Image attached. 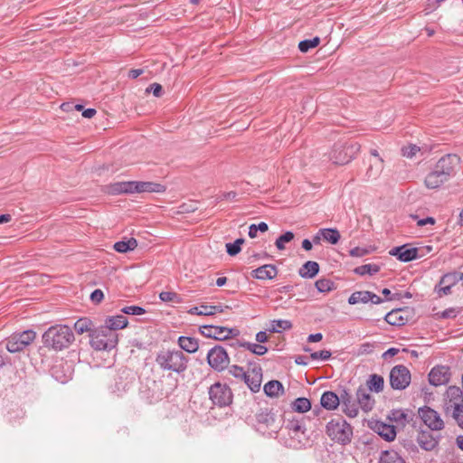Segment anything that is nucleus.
Here are the masks:
<instances>
[{
    "label": "nucleus",
    "instance_id": "0e129e2a",
    "mask_svg": "<svg viewBox=\"0 0 463 463\" xmlns=\"http://www.w3.org/2000/svg\"><path fill=\"white\" fill-rule=\"evenodd\" d=\"M225 246H226V251L230 256H235L241 250V249L240 247H238L237 245H235L233 242L226 243Z\"/></svg>",
    "mask_w": 463,
    "mask_h": 463
},
{
    "label": "nucleus",
    "instance_id": "473e14b6",
    "mask_svg": "<svg viewBox=\"0 0 463 463\" xmlns=\"http://www.w3.org/2000/svg\"><path fill=\"white\" fill-rule=\"evenodd\" d=\"M74 330L79 335H82L84 333H89L90 336V333H92L96 328H94L93 322L89 317H80L74 323Z\"/></svg>",
    "mask_w": 463,
    "mask_h": 463
},
{
    "label": "nucleus",
    "instance_id": "dca6fc26",
    "mask_svg": "<svg viewBox=\"0 0 463 463\" xmlns=\"http://www.w3.org/2000/svg\"><path fill=\"white\" fill-rule=\"evenodd\" d=\"M339 398L343 412L350 418L356 417L359 412L358 404L353 399L352 394L346 389H343L340 392Z\"/></svg>",
    "mask_w": 463,
    "mask_h": 463
},
{
    "label": "nucleus",
    "instance_id": "72a5a7b5",
    "mask_svg": "<svg viewBox=\"0 0 463 463\" xmlns=\"http://www.w3.org/2000/svg\"><path fill=\"white\" fill-rule=\"evenodd\" d=\"M384 380L383 377L379 374H371L366 381V385L364 387L367 388L370 392H381L383 390Z\"/></svg>",
    "mask_w": 463,
    "mask_h": 463
},
{
    "label": "nucleus",
    "instance_id": "a18cd8bd",
    "mask_svg": "<svg viewBox=\"0 0 463 463\" xmlns=\"http://www.w3.org/2000/svg\"><path fill=\"white\" fill-rule=\"evenodd\" d=\"M379 270H380V267L377 264L369 263V264H364V265L356 267L354 269V272L357 275L364 276V275H374V274L378 273Z\"/></svg>",
    "mask_w": 463,
    "mask_h": 463
},
{
    "label": "nucleus",
    "instance_id": "c9c22d12",
    "mask_svg": "<svg viewBox=\"0 0 463 463\" xmlns=\"http://www.w3.org/2000/svg\"><path fill=\"white\" fill-rule=\"evenodd\" d=\"M445 182L447 181L443 180V175H439L434 168L425 178L426 186L431 189L439 187Z\"/></svg>",
    "mask_w": 463,
    "mask_h": 463
},
{
    "label": "nucleus",
    "instance_id": "f704fd0d",
    "mask_svg": "<svg viewBox=\"0 0 463 463\" xmlns=\"http://www.w3.org/2000/svg\"><path fill=\"white\" fill-rule=\"evenodd\" d=\"M264 392L269 397H278L282 394L284 388L282 383L277 380H271L268 382L263 387Z\"/></svg>",
    "mask_w": 463,
    "mask_h": 463
},
{
    "label": "nucleus",
    "instance_id": "c85d7f7f",
    "mask_svg": "<svg viewBox=\"0 0 463 463\" xmlns=\"http://www.w3.org/2000/svg\"><path fill=\"white\" fill-rule=\"evenodd\" d=\"M319 272V264L317 261L308 260L305 262L298 270V274L303 279H313Z\"/></svg>",
    "mask_w": 463,
    "mask_h": 463
},
{
    "label": "nucleus",
    "instance_id": "c756f323",
    "mask_svg": "<svg viewBox=\"0 0 463 463\" xmlns=\"http://www.w3.org/2000/svg\"><path fill=\"white\" fill-rule=\"evenodd\" d=\"M128 326V319L123 315L108 317L105 320V327L117 332L118 329H123Z\"/></svg>",
    "mask_w": 463,
    "mask_h": 463
},
{
    "label": "nucleus",
    "instance_id": "58836bf2",
    "mask_svg": "<svg viewBox=\"0 0 463 463\" xmlns=\"http://www.w3.org/2000/svg\"><path fill=\"white\" fill-rule=\"evenodd\" d=\"M292 328V323L286 319H274L270 322L269 331L271 333H280L282 330H289Z\"/></svg>",
    "mask_w": 463,
    "mask_h": 463
},
{
    "label": "nucleus",
    "instance_id": "c03bdc74",
    "mask_svg": "<svg viewBox=\"0 0 463 463\" xmlns=\"http://www.w3.org/2000/svg\"><path fill=\"white\" fill-rule=\"evenodd\" d=\"M389 419L390 420L402 426H405V424L409 421L408 413L402 409L392 410L389 415Z\"/></svg>",
    "mask_w": 463,
    "mask_h": 463
},
{
    "label": "nucleus",
    "instance_id": "052dcab7",
    "mask_svg": "<svg viewBox=\"0 0 463 463\" xmlns=\"http://www.w3.org/2000/svg\"><path fill=\"white\" fill-rule=\"evenodd\" d=\"M420 150L416 145H411L402 148V155L408 158H411Z\"/></svg>",
    "mask_w": 463,
    "mask_h": 463
},
{
    "label": "nucleus",
    "instance_id": "7c9ffc66",
    "mask_svg": "<svg viewBox=\"0 0 463 463\" xmlns=\"http://www.w3.org/2000/svg\"><path fill=\"white\" fill-rule=\"evenodd\" d=\"M177 342L180 348L189 354L195 353L199 348L198 340L194 337L182 335L179 336Z\"/></svg>",
    "mask_w": 463,
    "mask_h": 463
},
{
    "label": "nucleus",
    "instance_id": "ea45409f",
    "mask_svg": "<svg viewBox=\"0 0 463 463\" xmlns=\"http://www.w3.org/2000/svg\"><path fill=\"white\" fill-rule=\"evenodd\" d=\"M383 169V158H378L373 163H371L370 166L366 171L368 179H376Z\"/></svg>",
    "mask_w": 463,
    "mask_h": 463
},
{
    "label": "nucleus",
    "instance_id": "4c0bfd02",
    "mask_svg": "<svg viewBox=\"0 0 463 463\" xmlns=\"http://www.w3.org/2000/svg\"><path fill=\"white\" fill-rule=\"evenodd\" d=\"M380 463H405V461L395 450H385L381 454Z\"/></svg>",
    "mask_w": 463,
    "mask_h": 463
},
{
    "label": "nucleus",
    "instance_id": "79ce46f5",
    "mask_svg": "<svg viewBox=\"0 0 463 463\" xmlns=\"http://www.w3.org/2000/svg\"><path fill=\"white\" fill-rule=\"evenodd\" d=\"M291 407L294 411L304 413L311 409V402L307 398L300 397L292 402Z\"/></svg>",
    "mask_w": 463,
    "mask_h": 463
},
{
    "label": "nucleus",
    "instance_id": "49530a36",
    "mask_svg": "<svg viewBox=\"0 0 463 463\" xmlns=\"http://www.w3.org/2000/svg\"><path fill=\"white\" fill-rule=\"evenodd\" d=\"M315 287L321 293H327L336 288L334 281L325 278L317 279Z\"/></svg>",
    "mask_w": 463,
    "mask_h": 463
},
{
    "label": "nucleus",
    "instance_id": "20e7f679",
    "mask_svg": "<svg viewBox=\"0 0 463 463\" xmlns=\"http://www.w3.org/2000/svg\"><path fill=\"white\" fill-rule=\"evenodd\" d=\"M326 433L333 441L347 445L352 441L353 428L345 419L336 417L327 422Z\"/></svg>",
    "mask_w": 463,
    "mask_h": 463
},
{
    "label": "nucleus",
    "instance_id": "864d4df0",
    "mask_svg": "<svg viewBox=\"0 0 463 463\" xmlns=\"http://www.w3.org/2000/svg\"><path fill=\"white\" fill-rule=\"evenodd\" d=\"M269 229L268 224L264 222H260L258 225L251 224L249 227V236L250 238H255L257 236V232L260 231L262 232H267Z\"/></svg>",
    "mask_w": 463,
    "mask_h": 463
},
{
    "label": "nucleus",
    "instance_id": "f8f14e48",
    "mask_svg": "<svg viewBox=\"0 0 463 463\" xmlns=\"http://www.w3.org/2000/svg\"><path fill=\"white\" fill-rule=\"evenodd\" d=\"M460 163V157L456 154H448L442 156L435 165L434 169L448 181L455 172L456 166Z\"/></svg>",
    "mask_w": 463,
    "mask_h": 463
},
{
    "label": "nucleus",
    "instance_id": "e433bc0d",
    "mask_svg": "<svg viewBox=\"0 0 463 463\" xmlns=\"http://www.w3.org/2000/svg\"><path fill=\"white\" fill-rule=\"evenodd\" d=\"M137 240L134 238H130L127 241H117L114 244L113 248L118 252L126 253L129 250H135L137 248Z\"/></svg>",
    "mask_w": 463,
    "mask_h": 463
},
{
    "label": "nucleus",
    "instance_id": "412c9836",
    "mask_svg": "<svg viewBox=\"0 0 463 463\" xmlns=\"http://www.w3.org/2000/svg\"><path fill=\"white\" fill-rule=\"evenodd\" d=\"M250 275L256 279H273L278 275V269L273 264H265L253 269Z\"/></svg>",
    "mask_w": 463,
    "mask_h": 463
},
{
    "label": "nucleus",
    "instance_id": "5701e85b",
    "mask_svg": "<svg viewBox=\"0 0 463 463\" xmlns=\"http://www.w3.org/2000/svg\"><path fill=\"white\" fill-rule=\"evenodd\" d=\"M261 379L262 373L260 366L252 369V374L245 373V378H242L243 382L253 392L260 391Z\"/></svg>",
    "mask_w": 463,
    "mask_h": 463
},
{
    "label": "nucleus",
    "instance_id": "e2e57ef3",
    "mask_svg": "<svg viewBox=\"0 0 463 463\" xmlns=\"http://www.w3.org/2000/svg\"><path fill=\"white\" fill-rule=\"evenodd\" d=\"M104 298V294H103V291L101 289H95L91 294H90V300L93 302V303H100Z\"/></svg>",
    "mask_w": 463,
    "mask_h": 463
},
{
    "label": "nucleus",
    "instance_id": "a211bd4d",
    "mask_svg": "<svg viewBox=\"0 0 463 463\" xmlns=\"http://www.w3.org/2000/svg\"><path fill=\"white\" fill-rule=\"evenodd\" d=\"M356 403L364 411H370L374 406V399L370 394V391L364 385H360L356 390Z\"/></svg>",
    "mask_w": 463,
    "mask_h": 463
},
{
    "label": "nucleus",
    "instance_id": "6e6d98bb",
    "mask_svg": "<svg viewBox=\"0 0 463 463\" xmlns=\"http://www.w3.org/2000/svg\"><path fill=\"white\" fill-rule=\"evenodd\" d=\"M229 373L235 378L242 380V378H245V371L242 367L238 365H232L229 368Z\"/></svg>",
    "mask_w": 463,
    "mask_h": 463
},
{
    "label": "nucleus",
    "instance_id": "09e8293b",
    "mask_svg": "<svg viewBox=\"0 0 463 463\" xmlns=\"http://www.w3.org/2000/svg\"><path fill=\"white\" fill-rule=\"evenodd\" d=\"M320 43V38L316 36L313 39H306L298 43V49L301 52H307L316 48Z\"/></svg>",
    "mask_w": 463,
    "mask_h": 463
},
{
    "label": "nucleus",
    "instance_id": "680f3d73",
    "mask_svg": "<svg viewBox=\"0 0 463 463\" xmlns=\"http://www.w3.org/2000/svg\"><path fill=\"white\" fill-rule=\"evenodd\" d=\"M196 210L194 204H180L178 209L174 212V214H184L187 213H193Z\"/></svg>",
    "mask_w": 463,
    "mask_h": 463
},
{
    "label": "nucleus",
    "instance_id": "f3484780",
    "mask_svg": "<svg viewBox=\"0 0 463 463\" xmlns=\"http://www.w3.org/2000/svg\"><path fill=\"white\" fill-rule=\"evenodd\" d=\"M456 404H463V392L459 387L449 386L446 392L444 405L445 413L449 414L450 409L455 408Z\"/></svg>",
    "mask_w": 463,
    "mask_h": 463
},
{
    "label": "nucleus",
    "instance_id": "1a4fd4ad",
    "mask_svg": "<svg viewBox=\"0 0 463 463\" xmlns=\"http://www.w3.org/2000/svg\"><path fill=\"white\" fill-rule=\"evenodd\" d=\"M209 397L213 404L224 407L232 403V393L231 389L221 383H215L209 388Z\"/></svg>",
    "mask_w": 463,
    "mask_h": 463
},
{
    "label": "nucleus",
    "instance_id": "f257e3e1",
    "mask_svg": "<svg viewBox=\"0 0 463 463\" xmlns=\"http://www.w3.org/2000/svg\"><path fill=\"white\" fill-rule=\"evenodd\" d=\"M74 340L72 329L69 326L61 324L50 326L42 335L43 345L56 352L69 348Z\"/></svg>",
    "mask_w": 463,
    "mask_h": 463
},
{
    "label": "nucleus",
    "instance_id": "bb28decb",
    "mask_svg": "<svg viewBox=\"0 0 463 463\" xmlns=\"http://www.w3.org/2000/svg\"><path fill=\"white\" fill-rule=\"evenodd\" d=\"M417 440L420 447L427 451L433 450L439 444L438 439L428 431L420 433Z\"/></svg>",
    "mask_w": 463,
    "mask_h": 463
},
{
    "label": "nucleus",
    "instance_id": "f03ea898",
    "mask_svg": "<svg viewBox=\"0 0 463 463\" xmlns=\"http://www.w3.org/2000/svg\"><path fill=\"white\" fill-rule=\"evenodd\" d=\"M166 190L165 186L155 182L143 181H123L116 182L106 185L105 192L111 195H118L124 194H143L156 193L163 194Z\"/></svg>",
    "mask_w": 463,
    "mask_h": 463
},
{
    "label": "nucleus",
    "instance_id": "6e6552de",
    "mask_svg": "<svg viewBox=\"0 0 463 463\" xmlns=\"http://www.w3.org/2000/svg\"><path fill=\"white\" fill-rule=\"evenodd\" d=\"M36 338V333L32 330L15 332L5 339V347L10 353L24 351Z\"/></svg>",
    "mask_w": 463,
    "mask_h": 463
},
{
    "label": "nucleus",
    "instance_id": "de8ad7c7",
    "mask_svg": "<svg viewBox=\"0 0 463 463\" xmlns=\"http://www.w3.org/2000/svg\"><path fill=\"white\" fill-rule=\"evenodd\" d=\"M257 421L267 428L274 429L275 415L269 411H261L257 415Z\"/></svg>",
    "mask_w": 463,
    "mask_h": 463
},
{
    "label": "nucleus",
    "instance_id": "39448f33",
    "mask_svg": "<svg viewBox=\"0 0 463 463\" xmlns=\"http://www.w3.org/2000/svg\"><path fill=\"white\" fill-rule=\"evenodd\" d=\"M118 333L105 326L96 328L90 333V344L98 351H110L118 345Z\"/></svg>",
    "mask_w": 463,
    "mask_h": 463
},
{
    "label": "nucleus",
    "instance_id": "2f4dec72",
    "mask_svg": "<svg viewBox=\"0 0 463 463\" xmlns=\"http://www.w3.org/2000/svg\"><path fill=\"white\" fill-rule=\"evenodd\" d=\"M232 346L238 345V346L243 347L257 355H263L268 352V348L262 345L241 341V340H236V342L232 343Z\"/></svg>",
    "mask_w": 463,
    "mask_h": 463
},
{
    "label": "nucleus",
    "instance_id": "0eeeda50",
    "mask_svg": "<svg viewBox=\"0 0 463 463\" xmlns=\"http://www.w3.org/2000/svg\"><path fill=\"white\" fill-rule=\"evenodd\" d=\"M307 419L304 416L288 419L285 424V430L288 431V436L293 439V442L296 440L297 444H290V446L297 447L306 445L307 441V426H306Z\"/></svg>",
    "mask_w": 463,
    "mask_h": 463
},
{
    "label": "nucleus",
    "instance_id": "393cba45",
    "mask_svg": "<svg viewBox=\"0 0 463 463\" xmlns=\"http://www.w3.org/2000/svg\"><path fill=\"white\" fill-rule=\"evenodd\" d=\"M223 307L221 305L212 306V305H201L199 307H193L188 310V313L191 315H198V316H213L217 313H222Z\"/></svg>",
    "mask_w": 463,
    "mask_h": 463
},
{
    "label": "nucleus",
    "instance_id": "9b49d317",
    "mask_svg": "<svg viewBox=\"0 0 463 463\" xmlns=\"http://www.w3.org/2000/svg\"><path fill=\"white\" fill-rule=\"evenodd\" d=\"M411 373L409 369L402 365H395L390 372V384L394 390H404L411 383Z\"/></svg>",
    "mask_w": 463,
    "mask_h": 463
},
{
    "label": "nucleus",
    "instance_id": "b1692460",
    "mask_svg": "<svg viewBox=\"0 0 463 463\" xmlns=\"http://www.w3.org/2000/svg\"><path fill=\"white\" fill-rule=\"evenodd\" d=\"M199 330L200 333L207 338L225 340L224 333L226 332V326L205 325L202 326Z\"/></svg>",
    "mask_w": 463,
    "mask_h": 463
},
{
    "label": "nucleus",
    "instance_id": "6ab92c4d",
    "mask_svg": "<svg viewBox=\"0 0 463 463\" xmlns=\"http://www.w3.org/2000/svg\"><path fill=\"white\" fill-rule=\"evenodd\" d=\"M368 302H372L373 304H381L383 302V300L376 294L367 290L355 291L348 298V303L350 305H355L358 303L365 304Z\"/></svg>",
    "mask_w": 463,
    "mask_h": 463
},
{
    "label": "nucleus",
    "instance_id": "4d7b16f0",
    "mask_svg": "<svg viewBox=\"0 0 463 463\" xmlns=\"http://www.w3.org/2000/svg\"><path fill=\"white\" fill-rule=\"evenodd\" d=\"M331 352L328 350H321L311 353L310 357L313 360H328L331 357Z\"/></svg>",
    "mask_w": 463,
    "mask_h": 463
},
{
    "label": "nucleus",
    "instance_id": "7ed1b4c3",
    "mask_svg": "<svg viewBox=\"0 0 463 463\" xmlns=\"http://www.w3.org/2000/svg\"><path fill=\"white\" fill-rule=\"evenodd\" d=\"M189 358L180 350H162L156 356V363L163 371L183 373L188 367Z\"/></svg>",
    "mask_w": 463,
    "mask_h": 463
},
{
    "label": "nucleus",
    "instance_id": "37998d69",
    "mask_svg": "<svg viewBox=\"0 0 463 463\" xmlns=\"http://www.w3.org/2000/svg\"><path fill=\"white\" fill-rule=\"evenodd\" d=\"M319 233L322 235L323 239L331 244H336L340 240V233L336 229H321L319 230Z\"/></svg>",
    "mask_w": 463,
    "mask_h": 463
},
{
    "label": "nucleus",
    "instance_id": "338daca9",
    "mask_svg": "<svg viewBox=\"0 0 463 463\" xmlns=\"http://www.w3.org/2000/svg\"><path fill=\"white\" fill-rule=\"evenodd\" d=\"M368 253L367 250L360 247H354L349 251L352 257H363Z\"/></svg>",
    "mask_w": 463,
    "mask_h": 463
},
{
    "label": "nucleus",
    "instance_id": "a19ab883",
    "mask_svg": "<svg viewBox=\"0 0 463 463\" xmlns=\"http://www.w3.org/2000/svg\"><path fill=\"white\" fill-rule=\"evenodd\" d=\"M463 279V273L462 272H449L447 274H444L440 280H439V286L442 284H448L449 286H455L458 281Z\"/></svg>",
    "mask_w": 463,
    "mask_h": 463
},
{
    "label": "nucleus",
    "instance_id": "603ef678",
    "mask_svg": "<svg viewBox=\"0 0 463 463\" xmlns=\"http://www.w3.org/2000/svg\"><path fill=\"white\" fill-rule=\"evenodd\" d=\"M159 298L163 302H175V303H181L182 302L181 297L177 293L172 292V291H163V292H161L159 294Z\"/></svg>",
    "mask_w": 463,
    "mask_h": 463
},
{
    "label": "nucleus",
    "instance_id": "423d86ee",
    "mask_svg": "<svg viewBox=\"0 0 463 463\" xmlns=\"http://www.w3.org/2000/svg\"><path fill=\"white\" fill-rule=\"evenodd\" d=\"M360 147L357 142L336 143L329 155V158L335 165H345L358 154Z\"/></svg>",
    "mask_w": 463,
    "mask_h": 463
},
{
    "label": "nucleus",
    "instance_id": "69168bd1",
    "mask_svg": "<svg viewBox=\"0 0 463 463\" xmlns=\"http://www.w3.org/2000/svg\"><path fill=\"white\" fill-rule=\"evenodd\" d=\"M458 311L456 308L449 307L442 311L441 317L442 318H454L458 316Z\"/></svg>",
    "mask_w": 463,
    "mask_h": 463
},
{
    "label": "nucleus",
    "instance_id": "5fc2aeb1",
    "mask_svg": "<svg viewBox=\"0 0 463 463\" xmlns=\"http://www.w3.org/2000/svg\"><path fill=\"white\" fill-rule=\"evenodd\" d=\"M121 311L124 313V314H128V315H135V316H138V315H143L146 313V310L142 307H139V306H128V307H125L121 309Z\"/></svg>",
    "mask_w": 463,
    "mask_h": 463
},
{
    "label": "nucleus",
    "instance_id": "ddd939ff",
    "mask_svg": "<svg viewBox=\"0 0 463 463\" xmlns=\"http://www.w3.org/2000/svg\"><path fill=\"white\" fill-rule=\"evenodd\" d=\"M460 163V157L456 154H448L442 156L435 165L434 169L448 181L455 172L456 166Z\"/></svg>",
    "mask_w": 463,
    "mask_h": 463
},
{
    "label": "nucleus",
    "instance_id": "2eb2a0df",
    "mask_svg": "<svg viewBox=\"0 0 463 463\" xmlns=\"http://www.w3.org/2000/svg\"><path fill=\"white\" fill-rule=\"evenodd\" d=\"M450 379V369L449 366L438 365L433 367L429 373V382L433 386L447 384Z\"/></svg>",
    "mask_w": 463,
    "mask_h": 463
},
{
    "label": "nucleus",
    "instance_id": "cd10ccee",
    "mask_svg": "<svg viewBox=\"0 0 463 463\" xmlns=\"http://www.w3.org/2000/svg\"><path fill=\"white\" fill-rule=\"evenodd\" d=\"M402 311V308L392 309L384 316V320L392 326H403L408 322V317L401 314Z\"/></svg>",
    "mask_w": 463,
    "mask_h": 463
},
{
    "label": "nucleus",
    "instance_id": "774afa93",
    "mask_svg": "<svg viewBox=\"0 0 463 463\" xmlns=\"http://www.w3.org/2000/svg\"><path fill=\"white\" fill-rule=\"evenodd\" d=\"M373 350V345L371 343H364L359 347V354H371Z\"/></svg>",
    "mask_w": 463,
    "mask_h": 463
},
{
    "label": "nucleus",
    "instance_id": "4468645a",
    "mask_svg": "<svg viewBox=\"0 0 463 463\" xmlns=\"http://www.w3.org/2000/svg\"><path fill=\"white\" fill-rule=\"evenodd\" d=\"M419 415L422 421L432 430H441L444 421L438 411L430 407L424 406L419 410Z\"/></svg>",
    "mask_w": 463,
    "mask_h": 463
},
{
    "label": "nucleus",
    "instance_id": "bf43d9fd",
    "mask_svg": "<svg viewBox=\"0 0 463 463\" xmlns=\"http://www.w3.org/2000/svg\"><path fill=\"white\" fill-rule=\"evenodd\" d=\"M146 92H152L155 97H161L163 93V88L159 83H152L146 89Z\"/></svg>",
    "mask_w": 463,
    "mask_h": 463
},
{
    "label": "nucleus",
    "instance_id": "aec40b11",
    "mask_svg": "<svg viewBox=\"0 0 463 463\" xmlns=\"http://www.w3.org/2000/svg\"><path fill=\"white\" fill-rule=\"evenodd\" d=\"M389 253L402 262H409L418 258V249L408 248L407 245L392 248Z\"/></svg>",
    "mask_w": 463,
    "mask_h": 463
},
{
    "label": "nucleus",
    "instance_id": "4be33fe9",
    "mask_svg": "<svg viewBox=\"0 0 463 463\" xmlns=\"http://www.w3.org/2000/svg\"><path fill=\"white\" fill-rule=\"evenodd\" d=\"M372 429L386 441H392L396 437V430L393 425L377 420L373 423Z\"/></svg>",
    "mask_w": 463,
    "mask_h": 463
},
{
    "label": "nucleus",
    "instance_id": "a878e982",
    "mask_svg": "<svg viewBox=\"0 0 463 463\" xmlns=\"http://www.w3.org/2000/svg\"><path fill=\"white\" fill-rule=\"evenodd\" d=\"M320 404L328 411L335 410L340 405L339 395L334 392L326 391L321 396Z\"/></svg>",
    "mask_w": 463,
    "mask_h": 463
},
{
    "label": "nucleus",
    "instance_id": "9d476101",
    "mask_svg": "<svg viewBox=\"0 0 463 463\" xmlns=\"http://www.w3.org/2000/svg\"><path fill=\"white\" fill-rule=\"evenodd\" d=\"M207 362L213 370L222 372L228 367L230 358L222 346L215 345L208 351Z\"/></svg>",
    "mask_w": 463,
    "mask_h": 463
},
{
    "label": "nucleus",
    "instance_id": "13d9d810",
    "mask_svg": "<svg viewBox=\"0 0 463 463\" xmlns=\"http://www.w3.org/2000/svg\"><path fill=\"white\" fill-rule=\"evenodd\" d=\"M236 196H237V194L235 192L221 193L220 194L217 195L215 203L237 200Z\"/></svg>",
    "mask_w": 463,
    "mask_h": 463
},
{
    "label": "nucleus",
    "instance_id": "3c124183",
    "mask_svg": "<svg viewBox=\"0 0 463 463\" xmlns=\"http://www.w3.org/2000/svg\"><path fill=\"white\" fill-rule=\"evenodd\" d=\"M452 418L456 420L458 427L463 430V404H456L455 408L450 409Z\"/></svg>",
    "mask_w": 463,
    "mask_h": 463
},
{
    "label": "nucleus",
    "instance_id": "8fccbe9b",
    "mask_svg": "<svg viewBox=\"0 0 463 463\" xmlns=\"http://www.w3.org/2000/svg\"><path fill=\"white\" fill-rule=\"evenodd\" d=\"M295 235L292 232L288 231L277 238L275 245L278 250H283L285 249V243L290 242L294 239Z\"/></svg>",
    "mask_w": 463,
    "mask_h": 463
}]
</instances>
